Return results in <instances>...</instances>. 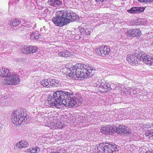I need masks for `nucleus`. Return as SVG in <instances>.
<instances>
[{"label":"nucleus","instance_id":"8","mask_svg":"<svg viewBox=\"0 0 153 153\" xmlns=\"http://www.w3.org/2000/svg\"><path fill=\"white\" fill-rule=\"evenodd\" d=\"M115 128V132L118 134H123L124 135H128L130 134L131 132L129 130V128L125 126L119 125L117 126H114Z\"/></svg>","mask_w":153,"mask_h":153},{"label":"nucleus","instance_id":"19","mask_svg":"<svg viewBox=\"0 0 153 153\" xmlns=\"http://www.w3.org/2000/svg\"><path fill=\"white\" fill-rule=\"evenodd\" d=\"M71 55V53L65 49L62 50L58 53V55L59 56L63 57H69Z\"/></svg>","mask_w":153,"mask_h":153},{"label":"nucleus","instance_id":"25","mask_svg":"<svg viewBox=\"0 0 153 153\" xmlns=\"http://www.w3.org/2000/svg\"><path fill=\"white\" fill-rule=\"evenodd\" d=\"M134 37L140 36L141 35V31L139 29H133Z\"/></svg>","mask_w":153,"mask_h":153},{"label":"nucleus","instance_id":"37","mask_svg":"<svg viewBox=\"0 0 153 153\" xmlns=\"http://www.w3.org/2000/svg\"><path fill=\"white\" fill-rule=\"evenodd\" d=\"M146 153H153V150H152L151 151L147 152Z\"/></svg>","mask_w":153,"mask_h":153},{"label":"nucleus","instance_id":"28","mask_svg":"<svg viewBox=\"0 0 153 153\" xmlns=\"http://www.w3.org/2000/svg\"><path fill=\"white\" fill-rule=\"evenodd\" d=\"M101 82L100 85V87L101 88L106 89V82L104 80H101Z\"/></svg>","mask_w":153,"mask_h":153},{"label":"nucleus","instance_id":"1","mask_svg":"<svg viewBox=\"0 0 153 153\" xmlns=\"http://www.w3.org/2000/svg\"><path fill=\"white\" fill-rule=\"evenodd\" d=\"M48 100L51 106L60 108L62 105L70 108L79 106L82 103V99L76 98L71 91L61 90L54 92L53 97H49Z\"/></svg>","mask_w":153,"mask_h":153},{"label":"nucleus","instance_id":"27","mask_svg":"<svg viewBox=\"0 0 153 153\" xmlns=\"http://www.w3.org/2000/svg\"><path fill=\"white\" fill-rule=\"evenodd\" d=\"M56 125L57 128L62 129L65 126V124L60 122H58Z\"/></svg>","mask_w":153,"mask_h":153},{"label":"nucleus","instance_id":"34","mask_svg":"<svg viewBox=\"0 0 153 153\" xmlns=\"http://www.w3.org/2000/svg\"><path fill=\"white\" fill-rule=\"evenodd\" d=\"M27 27L26 26H25L24 25L20 27V28L19 29H18L16 30L17 31H18V30H19H19H22L23 31L24 30H26L27 29Z\"/></svg>","mask_w":153,"mask_h":153},{"label":"nucleus","instance_id":"11","mask_svg":"<svg viewBox=\"0 0 153 153\" xmlns=\"http://www.w3.org/2000/svg\"><path fill=\"white\" fill-rule=\"evenodd\" d=\"M141 61H143L144 63L146 64L153 68V59L149 56L145 54H142L140 57Z\"/></svg>","mask_w":153,"mask_h":153},{"label":"nucleus","instance_id":"32","mask_svg":"<svg viewBox=\"0 0 153 153\" xmlns=\"http://www.w3.org/2000/svg\"><path fill=\"white\" fill-rule=\"evenodd\" d=\"M111 84L109 82H106V90L108 91H111Z\"/></svg>","mask_w":153,"mask_h":153},{"label":"nucleus","instance_id":"10","mask_svg":"<svg viewBox=\"0 0 153 153\" xmlns=\"http://www.w3.org/2000/svg\"><path fill=\"white\" fill-rule=\"evenodd\" d=\"M116 145H112L106 143L104 149V153H117L118 150Z\"/></svg>","mask_w":153,"mask_h":153},{"label":"nucleus","instance_id":"22","mask_svg":"<svg viewBox=\"0 0 153 153\" xmlns=\"http://www.w3.org/2000/svg\"><path fill=\"white\" fill-rule=\"evenodd\" d=\"M7 46L8 45L7 42L0 41V51H4L7 48Z\"/></svg>","mask_w":153,"mask_h":153},{"label":"nucleus","instance_id":"40","mask_svg":"<svg viewBox=\"0 0 153 153\" xmlns=\"http://www.w3.org/2000/svg\"><path fill=\"white\" fill-rule=\"evenodd\" d=\"M48 11V9H45L44 11V13H46Z\"/></svg>","mask_w":153,"mask_h":153},{"label":"nucleus","instance_id":"33","mask_svg":"<svg viewBox=\"0 0 153 153\" xmlns=\"http://www.w3.org/2000/svg\"><path fill=\"white\" fill-rule=\"evenodd\" d=\"M143 19L140 18L138 19L137 20L136 25H139L142 24H141V22H143Z\"/></svg>","mask_w":153,"mask_h":153},{"label":"nucleus","instance_id":"36","mask_svg":"<svg viewBox=\"0 0 153 153\" xmlns=\"http://www.w3.org/2000/svg\"><path fill=\"white\" fill-rule=\"evenodd\" d=\"M151 0H142L143 1H142V2L145 3H147L148 2H151L150 1H151Z\"/></svg>","mask_w":153,"mask_h":153},{"label":"nucleus","instance_id":"24","mask_svg":"<svg viewBox=\"0 0 153 153\" xmlns=\"http://www.w3.org/2000/svg\"><path fill=\"white\" fill-rule=\"evenodd\" d=\"M134 56H135V57L136 58H138V59L140 60V57L141 56L142 53L140 52L139 51L135 50L134 51L133 54H132Z\"/></svg>","mask_w":153,"mask_h":153},{"label":"nucleus","instance_id":"23","mask_svg":"<svg viewBox=\"0 0 153 153\" xmlns=\"http://www.w3.org/2000/svg\"><path fill=\"white\" fill-rule=\"evenodd\" d=\"M22 116H21V118L22 119V120H21V122L22 123V124H23V125H24L25 123L27 124V118H26V113H24V111H23V113L22 114Z\"/></svg>","mask_w":153,"mask_h":153},{"label":"nucleus","instance_id":"41","mask_svg":"<svg viewBox=\"0 0 153 153\" xmlns=\"http://www.w3.org/2000/svg\"><path fill=\"white\" fill-rule=\"evenodd\" d=\"M139 1L140 2H142V1H142V0H137Z\"/></svg>","mask_w":153,"mask_h":153},{"label":"nucleus","instance_id":"2","mask_svg":"<svg viewBox=\"0 0 153 153\" xmlns=\"http://www.w3.org/2000/svg\"><path fill=\"white\" fill-rule=\"evenodd\" d=\"M71 67L69 76L72 79L91 77L94 74L93 69L90 67L80 63H77Z\"/></svg>","mask_w":153,"mask_h":153},{"label":"nucleus","instance_id":"35","mask_svg":"<svg viewBox=\"0 0 153 153\" xmlns=\"http://www.w3.org/2000/svg\"><path fill=\"white\" fill-rule=\"evenodd\" d=\"M97 2L99 3H102V2L105 1V0H95Z\"/></svg>","mask_w":153,"mask_h":153},{"label":"nucleus","instance_id":"6","mask_svg":"<svg viewBox=\"0 0 153 153\" xmlns=\"http://www.w3.org/2000/svg\"><path fill=\"white\" fill-rule=\"evenodd\" d=\"M23 113V110L21 109L14 110L12 114L11 121L15 125L22 124L21 121L22 119L21 116H22V114Z\"/></svg>","mask_w":153,"mask_h":153},{"label":"nucleus","instance_id":"13","mask_svg":"<svg viewBox=\"0 0 153 153\" xmlns=\"http://www.w3.org/2000/svg\"><path fill=\"white\" fill-rule=\"evenodd\" d=\"M28 145V143L23 140L17 143L16 144V146H14V148L16 149H20L22 148L27 147Z\"/></svg>","mask_w":153,"mask_h":153},{"label":"nucleus","instance_id":"16","mask_svg":"<svg viewBox=\"0 0 153 153\" xmlns=\"http://www.w3.org/2000/svg\"><path fill=\"white\" fill-rule=\"evenodd\" d=\"M127 59L129 62L132 63L134 65H136L138 64V61L137 58L135 57V56H134L133 54L128 55Z\"/></svg>","mask_w":153,"mask_h":153},{"label":"nucleus","instance_id":"12","mask_svg":"<svg viewBox=\"0 0 153 153\" xmlns=\"http://www.w3.org/2000/svg\"><path fill=\"white\" fill-rule=\"evenodd\" d=\"M101 132L105 134H111L114 133L115 128L114 126L107 125L103 127L101 129Z\"/></svg>","mask_w":153,"mask_h":153},{"label":"nucleus","instance_id":"3","mask_svg":"<svg viewBox=\"0 0 153 153\" xmlns=\"http://www.w3.org/2000/svg\"><path fill=\"white\" fill-rule=\"evenodd\" d=\"M79 17L72 11L68 12L67 10L58 11L56 16L53 18L52 21L57 26L62 27L71 22L78 20Z\"/></svg>","mask_w":153,"mask_h":153},{"label":"nucleus","instance_id":"15","mask_svg":"<svg viewBox=\"0 0 153 153\" xmlns=\"http://www.w3.org/2000/svg\"><path fill=\"white\" fill-rule=\"evenodd\" d=\"M145 10L144 7H133L131 9L128 10V13H140L143 12Z\"/></svg>","mask_w":153,"mask_h":153},{"label":"nucleus","instance_id":"38","mask_svg":"<svg viewBox=\"0 0 153 153\" xmlns=\"http://www.w3.org/2000/svg\"><path fill=\"white\" fill-rule=\"evenodd\" d=\"M131 88H128V91L129 90V93H131Z\"/></svg>","mask_w":153,"mask_h":153},{"label":"nucleus","instance_id":"20","mask_svg":"<svg viewBox=\"0 0 153 153\" xmlns=\"http://www.w3.org/2000/svg\"><path fill=\"white\" fill-rule=\"evenodd\" d=\"M106 145V143L105 144L101 143L97 147V151L99 153H104L105 151V146Z\"/></svg>","mask_w":153,"mask_h":153},{"label":"nucleus","instance_id":"7","mask_svg":"<svg viewBox=\"0 0 153 153\" xmlns=\"http://www.w3.org/2000/svg\"><path fill=\"white\" fill-rule=\"evenodd\" d=\"M110 51L109 48L105 46L96 48L94 50V53L97 55L102 57H107L109 56Z\"/></svg>","mask_w":153,"mask_h":153},{"label":"nucleus","instance_id":"17","mask_svg":"<svg viewBox=\"0 0 153 153\" xmlns=\"http://www.w3.org/2000/svg\"><path fill=\"white\" fill-rule=\"evenodd\" d=\"M48 2L50 5L56 7L60 6L62 4V2L60 0H48Z\"/></svg>","mask_w":153,"mask_h":153},{"label":"nucleus","instance_id":"9","mask_svg":"<svg viewBox=\"0 0 153 153\" xmlns=\"http://www.w3.org/2000/svg\"><path fill=\"white\" fill-rule=\"evenodd\" d=\"M21 50L22 52L24 54H30L36 52L38 49L34 46L23 45Z\"/></svg>","mask_w":153,"mask_h":153},{"label":"nucleus","instance_id":"42","mask_svg":"<svg viewBox=\"0 0 153 153\" xmlns=\"http://www.w3.org/2000/svg\"><path fill=\"white\" fill-rule=\"evenodd\" d=\"M151 1H150L151 2H153V0H151Z\"/></svg>","mask_w":153,"mask_h":153},{"label":"nucleus","instance_id":"29","mask_svg":"<svg viewBox=\"0 0 153 153\" xmlns=\"http://www.w3.org/2000/svg\"><path fill=\"white\" fill-rule=\"evenodd\" d=\"M126 35L129 37H134V33L133 32V29L129 30L127 31Z\"/></svg>","mask_w":153,"mask_h":153},{"label":"nucleus","instance_id":"21","mask_svg":"<svg viewBox=\"0 0 153 153\" xmlns=\"http://www.w3.org/2000/svg\"><path fill=\"white\" fill-rule=\"evenodd\" d=\"M40 151V149L39 148L35 147L27 149V152L28 153H37Z\"/></svg>","mask_w":153,"mask_h":153},{"label":"nucleus","instance_id":"39","mask_svg":"<svg viewBox=\"0 0 153 153\" xmlns=\"http://www.w3.org/2000/svg\"><path fill=\"white\" fill-rule=\"evenodd\" d=\"M51 153H59V152L58 151H56L55 152H51Z\"/></svg>","mask_w":153,"mask_h":153},{"label":"nucleus","instance_id":"18","mask_svg":"<svg viewBox=\"0 0 153 153\" xmlns=\"http://www.w3.org/2000/svg\"><path fill=\"white\" fill-rule=\"evenodd\" d=\"M21 22V21L19 19H14L11 20L9 23V24L13 27H19V25Z\"/></svg>","mask_w":153,"mask_h":153},{"label":"nucleus","instance_id":"30","mask_svg":"<svg viewBox=\"0 0 153 153\" xmlns=\"http://www.w3.org/2000/svg\"><path fill=\"white\" fill-rule=\"evenodd\" d=\"M56 124H57V122L56 121H55L54 122H52L50 124L49 126H48L50 127L51 128H57V126L56 125Z\"/></svg>","mask_w":153,"mask_h":153},{"label":"nucleus","instance_id":"31","mask_svg":"<svg viewBox=\"0 0 153 153\" xmlns=\"http://www.w3.org/2000/svg\"><path fill=\"white\" fill-rule=\"evenodd\" d=\"M91 33V31H89L88 30H86L82 32L81 35L82 36L83 35V37H84L86 36L90 35Z\"/></svg>","mask_w":153,"mask_h":153},{"label":"nucleus","instance_id":"26","mask_svg":"<svg viewBox=\"0 0 153 153\" xmlns=\"http://www.w3.org/2000/svg\"><path fill=\"white\" fill-rule=\"evenodd\" d=\"M146 135L148 137H147L148 138L151 140V137L153 136V130H150L148 131L146 133Z\"/></svg>","mask_w":153,"mask_h":153},{"label":"nucleus","instance_id":"5","mask_svg":"<svg viewBox=\"0 0 153 153\" xmlns=\"http://www.w3.org/2000/svg\"><path fill=\"white\" fill-rule=\"evenodd\" d=\"M40 83L41 85L46 88H50L51 87L56 88L61 85V83L59 81L50 78L42 80Z\"/></svg>","mask_w":153,"mask_h":153},{"label":"nucleus","instance_id":"4","mask_svg":"<svg viewBox=\"0 0 153 153\" xmlns=\"http://www.w3.org/2000/svg\"><path fill=\"white\" fill-rule=\"evenodd\" d=\"M0 77L6 78L3 81L4 84L17 85L20 81L19 77L18 75L15 73H11L10 71L4 68L0 69Z\"/></svg>","mask_w":153,"mask_h":153},{"label":"nucleus","instance_id":"14","mask_svg":"<svg viewBox=\"0 0 153 153\" xmlns=\"http://www.w3.org/2000/svg\"><path fill=\"white\" fill-rule=\"evenodd\" d=\"M30 39H31L36 40L38 41H42L43 38L42 36L39 34L38 32L32 33L30 35Z\"/></svg>","mask_w":153,"mask_h":153}]
</instances>
